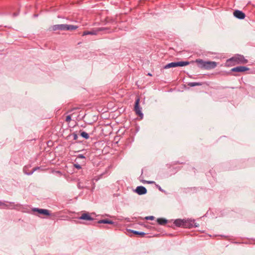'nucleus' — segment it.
Instances as JSON below:
<instances>
[{"instance_id": "aec40b11", "label": "nucleus", "mask_w": 255, "mask_h": 255, "mask_svg": "<svg viewBox=\"0 0 255 255\" xmlns=\"http://www.w3.org/2000/svg\"><path fill=\"white\" fill-rule=\"evenodd\" d=\"M202 84L199 82H191L188 84V85L190 87H194L196 86H201Z\"/></svg>"}, {"instance_id": "f03ea898", "label": "nucleus", "mask_w": 255, "mask_h": 255, "mask_svg": "<svg viewBox=\"0 0 255 255\" xmlns=\"http://www.w3.org/2000/svg\"><path fill=\"white\" fill-rule=\"evenodd\" d=\"M195 62L197 63L199 68L206 70H211L214 69L217 65L216 62L205 61L200 59H196Z\"/></svg>"}, {"instance_id": "b1692460", "label": "nucleus", "mask_w": 255, "mask_h": 255, "mask_svg": "<svg viewBox=\"0 0 255 255\" xmlns=\"http://www.w3.org/2000/svg\"><path fill=\"white\" fill-rule=\"evenodd\" d=\"M74 167H76L77 169H81V166L80 165L78 164H74Z\"/></svg>"}, {"instance_id": "dca6fc26", "label": "nucleus", "mask_w": 255, "mask_h": 255, "mask_svg": "<svg viewBox=\"0 0 255 255\" xmlns=\"http://www.w3.org/2000/svg\"><path fill=\"white\" fill-rule=\"evenodd\" d=\"M98 223H99V224H113L114 222L112 221L109 220L108 219H103V220H99L98 222Z\"/></svg>"}, {"instance_id": "20e7f679", "label": "nucleus", "mask_w": 255, "mask_h": 255, "mask_svg": "<svg viewBox=\"0 0 255 255\" xmlns=\"http://www.w3.org/2000/svg\"><path fill=\"white\" fill-rule=\"evenodd\" d=\"M190 62L189 61H179L171 62L166 64L164 67V69H168L170 68L176 67H182L189 65Z\"/></svg>"}, {"instance_id": "412c9836", "label": "nucleus", "mask_w": 255, "mask_h": 255, "mask_svg": "<svg viewBox=\"0 0 255 255\" xmlns=\"http://www.w3.org/2000/svg\"><path fill=\"white\" fill-rule=\"evenodd\" d=\"M132 233L135 235H140V236H143L145 235V233L144 232H140L136 231H132Z\"/></svg>"}, {"instance_id": "6ab92c4d", "label": "nucleus", "mask_w": 255, "mask_h": 255, "mask_svg": "<svg viewBox=\"0 0 255 255\" xmlns=\"http://www.w3.org/2000/svg\"><path fill=\"white\" fill-rule=\"evenodd\" d=\"M80 135L82 137L85 139H88L89 138V135L88 133L85 131H82L80 133Z\"/></svg>"}, {"instance_id": "7c9ffc66", "label": "nucleus", "mask_w": 255, "mask_h": 255, "mask_svg": "<svg viewBox=\"0 0 255 255\" xmlns=\"http://www.w3.org/2000/svg\"><path fill=\"white\" fill-rule=\"evenodd\" d=\"M78 187L79 188H81V185H80L79 184L78 185ZM83 187H81V188H82Z\"/></svg>"}, {"instance_id": "6e6552de", "label": "nucleus", "mask_w": 255, "mask_h": 255, "mask_svg": "<svg viewBox=\"0 0 255 255\" xmlns=\"http://www.w3.org/2000/svg\"><path fill=\"white\" fill-rule=\"evenodd\" d=\"M32 211L46 216H49L50 215V211L47 209L35 208L32 209Z\"/></svg>"}, {"instance_id": "a211bd4d", "label": "nucleus", "mask_w": 255, "mask_h": 255, "mask_svg": "<svg viewBox=\"0 0 255 255\" xmlns=\"http://www.w3.org/2000/svg\"><path fill=\"white\" fill-rule=\"evenodd\" d=\"M59 214L60 212H55L52 214L50 213V215L49 216H51V219L52 220H55L57 219L58 218L60 217Z\"/></svg>"}, {"instance_id": "39448f33", "label": "nucleus", "mask_w": 255, "mask_h": 255, "mask_svg": "<svg viewBox=\"0 0 255 255\" xmlns=\"http://www.w3.org/2000/svg\"><path fill=\"white\" fill-rule=\"evenodd\" d=\"M140 99L139 98H136L135 102L134 111L136 115H137L141 119H142L143 115L141 112V108L139 106Z\"/></svg>"}, {"instance_id": "393cba45", "label": "nucleus", "mask_w": 255, "mask_h": 255, "mask_svg": "<svg viewBox=\"0 0 255 255\" xmlns=\"http://www.w3.org/2000/svg\"><path fill=\"white\" fill-rule=\"evenodd\" d=\"M73 139L74 140H77V138H78V135L76 133H73Z\"/></svg>"}, {"instance_id": "cd10ccee", "label": "nucleus", "mask_w": 255, "mask_h": 255, "mask_svg": "<svg viewBox=\"0 0 255 255\" xmlns=\"http://www.w3.org/2000/svg\"><path fill=\"white\" fill-rule=\"evenodd\" d=\"M78 158L84 159L85 158V157L83 154H79L78 155Z\"/></svg>"}, {"instance_id": "f257e3e1", "label": "nucleus", "mask_w": 255, "mask_h": 255, "mask_svg": "<svg viewBox=\"0 0 255 255\" xmlns=\"http://www.w3.org/2000/svg\"><path fill=\"white\" fill-rule=\"evenodd\" d=\"M248 60L243 55L238 54L227 60L225 64L226 66L230 67L237 64H246Z\"/></svg>"}, {"instance_id": "1a4fd4ad", "label": "nucleus", "mask_w": 255, "mask_h": 255, "mask_svg": "<svg viewBox=\"0 0 255 255\" xmlns=\"http://www.w3.org/2000/svg\"><path fill=\"white\" fill-rule=\"evenodd\" d=\"M249 70V68L247 67L240 66L232 68L231 71L232 72H243L246 71H248Z\"/></svg>"}, {"instance_id": "bb28decb", "label": "nucleus", "mask_w": 255, "mask_h": 255, "mask_svg": "<svg viewBox=\"0 0 255 255\" xmlns=\"http://www.w3.org/2000/svg\"><path fill=\"white\" fill-rule=\"evenodd\" d=\"M156 187L158 189V190L161 192L163 191V190L161 188V187L158 185H156Z\"/></svg>"}, {"instance_id": "9d476101", "label": "nucleus", "mask_w": 255, "mask_h": 255, "mask_svg": "<svg viewBox=\"0 0 255 255\" xmlns=\"http://www.w3.org/2000/svg\"><path fill=\"white\" fill-rule=\"evenodd\" d=\"M135 191L139 195H143L147 193L146 189L142 186H137L136 188Z\"/></svg>"}, {"instance_id": "f8f14e48", "label": "nucleus", "mask_w": 255, "mask_h": 255, "mask_svg": "<svg viewBox=\"0 0 255 255\" xmlns=\"http://www.w3.org/2000/svg\"><path fill=\"white\" fill-rule=\"evenodd\" d=\"M234 15L236 17H237L239 19H244L246 16L245 14L243 12H242V11H240L239 10H235L234 12Z\"/></svg>"}, {"instance_id": "0eeeda50", "label": "nucleus", "mask_w": 255, "mask_h": 255, "mask_svg": "<svg viewBox=\"0 0 255 255\" xmlns=\"http://www.w3.org/2000/svg\"><path fill=\"white\" fill-rule=\"evenodd\" d=\"M19 206V205H15L13 202H9V204H6L4 202L0 201V207H2L4 209H14L15 207Z\"/></svg>"}, {"instance_id": "c756f323", "label": "nucleus", "mask_w": 255, "mask_h": 255, "mask_svg": "<svg viewBox=\"0 0 255 255\" xmlns=\"http://www.w3.org/2000/svg\"><path fill=\"white\" fill-rule=\"evenodd\" d=\"M56 172L58 173L61 174V172L60 171H58Z\"/></svg>"}, {"instance_id": "423d86ee", "label": "nucleus", "mask_w": 255, "mask_h": 255, "mask_svg": "<svg viewBox=\"0 0 255 255\" xmlns=\"http://www.w3.org/2000/svg\"><path fill=\"white\" fill-rule=\"evenodd\" d=\"M106 29V28H105L101 27L95 30H92L91 31H85L83 32L82 35L84 36L87 35H97L99 32Z\"/></svg>"}, {"instance_id": "4468645a", "label": "nucleus", "mask_w": 255, "mask_h": 255, "mask_svg": "<svg viewBox=\"0 0 255 255\" xmlns=\"http://www.w3.org/2000/svg\"><path fill=\"white\" fill-rule=\"evenodd\" d=\"M183 219H176L174 221V225L178 227H182L183 228Z\"/></svg>"}, {"instance_id": "a878e982", "label": "nucleus", "mask_w": 255, "mask_h": 255, "mask_svg": "<svg viewBox=\"0 0 255 255\" xmlns=\"http://www.w3.org/2000/svg\"><path fill=\"white\" fill-rule=\"evenodd\" d=\"M143 183H147L148 184H152V183H154V181H145V180H144L143 181Z\"/></svg>"}, {"instance_id": "7ed1b4c3", "label": "nucleus", "mask_w": 255, "mask_h": 255, "mask_svg": "<svg viewBox=\"0 0 255 255\" xmlns=\"http://www.w3.org/2000/svg\"><path fill=\"white\" fill-rule=\"evenodd\" d=\"M78 28V26L69 24H56L51 27L53 31L59 30H74Z\"/></svg>"}, {"instance_id": "9b49d317", "label": "nucleus", "mask_w": 255, "mask_h": 255, "mask_svg": "<svg viewBox=\"0 0 255 255\" xmlns=\"http://www.w3.org/2000/svg\"><path fill=\"white\" fill-rule=\"evenodd\" d=\"M183 228H191L193 227L194 222L191 220L183 219Z\"/></svg>"}, {"instance_id": "ddd939ff", "label": "nucleus", "mask_w": 255, "mask_h": 255, "mask_svg": "<svg viewBox=\"0 0 255 255\" xmlns=\"http://www.w3.org/2000/svg\"><path fill=\"white\" fill-rule=\"evenodd\" d=\"M80 220H86V221H93L94 219L88 213H84L78 218Z\"/></svg>"}, {"instance_id": "4be33fe9", "label": "nucleus", "mask_w": 255, "mask_h": 255, "mask_svg": "<svg viewBox=\"0 0 255 255\" xmlns=\"http://www.w3.org/2000/svg\"><path fill=\"white\" fill-rule=\"evenodd\" d=\"M154 217L152 216H147V217H145V219L147 220H154Z\"/></svg>"}, {"instance_id": "5701e85b", "label": "nucleus", "mask_w": 255, "mask_h": 255, "mask_svg": "<svg viewBox=\"0 0 255 255\" xmlns=\"http://www.w3.org/2000/svg\"><path fill=\"white\" fill-rule=\"evenodd\" d=\"M67 122H70L71 121V117L70 115H68L66 118V120Z\"/></svg>"}, {"instance_id": "2eb2a0df", "label": "nucleus", "mask_w": 255, "mask_h": 255, "mask_svg": "<svg viewBox=\"0 0 255 255\" xmlns=\"http://www.w3.org/2000/svg\"><path fill=\"white\" fill-rule=\"evenodd\" d=\"M27 168H28V167H26V166H24V168H23V172H24V173L25 174H27V175H31L32 174H33V173L35 171H36V170H37L38 169H39V167H36L32 169V170L31 171L29 172H27L26 171V169H27Z\"/></svg>"}, {"instance_id": "f3484780", "label": "nucleus", "mask_w": 255, "mask_h": 255, "mask_svg": "<svg viewBox=\"0 0 255 255\" xmlns=\"http://www.w3.org/2000/svg\"><path fill=\"white\" fill-rule=\"evenodd\" d=\"M157 222L159 225H164L167 223V220L164 218H158Z\"/></svg>"}, {"instance_id": "c85d7f7f", "label": "nucleus", "mask_w": 255, "mask_h": 255, "mask_svg": "<svg viewBox=\"0 0 255 255\" xmlns=\"http://www.w3.org/2000/svg\"><path fill=\"white\" fill-rule=\"evenodd\" d=\"M147 75L151 76L152 75L150 73H148Z\"/></svg>"}]
</instances>
